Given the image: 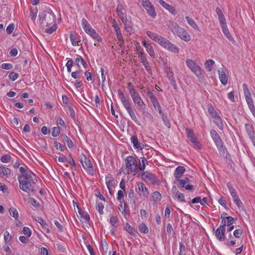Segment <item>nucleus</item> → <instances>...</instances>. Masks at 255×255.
<instances>
[{
    "instance_id": "obj_1",
    "label": "nucleus",
    "mask_w": 255,
    "mask_h": 255,
    "mask_svg": "<svg viewBox=\"0 0 255 255\" xmlns=\"http://www.w3.org/2000/svg\"><path fill=\"white\" fill-rule=\"evenodd\" d=\"M146 34L148 37L157 42L160 46L170 52L176 54L179 52V49L165 38H164L161 36L158 35L157 33L150 31H147Z\"/></svg>"
},
{
    "instance_id": "obj_2",
    "label": "nucleus",
    "mask_w": 255,
    "mask_h": 255,
    "mask_svg": "<svg viewBox=\"0 0 255 255\" xmlns=\"http://www.w3.org/2000/svg\"><path fill=\"white\" fill-rule=\"evenodd\" d=\"M118 92L119 93L120 99L121 101L123 106L128 113L130 117L137 125L139 126L140 123L137 120L135 114L132 109L131 107V103L130 101V99L125 96V94L121 89H119Z\"/></svg>"
},
{
    "instance_id": "obj_3",
    "label": "nucleus",
    "mask_w": 255,
    "mask_h": 255,
    "mask_svg": "<svg viewBox=\"0 0 255 255\" xmlns=\"http://www.w3.org/2000/svg\"><path fill=\"white\" fill-rule=\"evenodd\" d=\"M19 188L21 190L29 194L33 193L35 189L32 184H35L37 181L36 176L34 175L31 179H25L24 178L18 179Z\"/></svg>"
},
{
    "instance_id": "obj_4",
    "label": "nucleus",
    "mask_w": 255,
    "mask_h": 255,
    "mask_svg": "<svg viewBox=\"0 0 255 255\" xmlns=\"http://www.w3.org/2000/svg\"><path fill=\"white\" fill-rule=\"evenodd\" d=\"M207 110L210 116L213 119L214 123L221 130H223V121L219 113L215 110L212 104H208Z\"/></svg>"
},
{
    "instance_id": "obj_5",
    "label": "nucleus",
    "mask_w": 255,
    "mask_h": 255,
    "mask_svg": "<svg viewBox=\"0 0 255 255\" xmlns=\"http://www.w3.org/2000/svg\"><path fill=\"white\" fill-rule=\"evenodd\" d=\"M125 162L127 174L131 173L135 175L138 171L137 162L135 157L131 155L128 156L126 158Z\"/></svg>"
},
{
    "instance_id": "obj_6",
    "label": "nucleus",
    "mask_w": 255,
    "mask_h": 255,
    "mask_svg": "<svg viewBox=\"0 0 255 255\" xmlns=\"http://www.w3.org/2000/svg\"><path fill=\"white\" fill-rule=\"evenodd\" d=\"M171 31L174 34L177 35L182 40L188 42L191 39V36L188 32L184 28L180 27L177 24H173Z\"/></svg>"
},
{
    "instance_id": "obj_7",
    "label": "nucleus",
    "mask_w": 255,
    "mask_h": 255,
    "mask_svg": "<svg viewBox=\"0 0 255 255\" xmlns=\"http://www.w3.org/2000/svg\"><path fill=\"white\" fill-rule=\"evenodd\" d=\"M79 160L84 169L91 175L95 174V171L90 160L84 154H81L79 157Z\"/></svg>"
},
{
    "instance_id": "obj_8",
    "label": "nucleus",
    "mask_w": 255,
    "mask_h": 255,
    "mask_svg": "<svg viewBox=\"0 0 255 255\" xmlns=\"http://www.w3.org/2000/svg\"><path fill=\"white\" fill-rule=\"evenodd\" d=\"M186 63L188 68L192 72L195 73L199 78L204 77V75L202 72L200 67L197 65L194 61L188 59L186 61Z\"/></svg>"
},
{
    "instance_id": "obj_9",
    "label": "nucleus",
    "mask_w": 255,
    "mask_h": 255,
    "mask_svg": "<svg viewBox=\"0 0 255 255\" xmlns=\"http://www.w3.org/2000/svg\"><path fill=\"white\" fill-rule=\"evenodd\" d=\"M210 133L211 136L218 150L219 151H222V150H224L225 148V146H223V142L220 136L216 131V130L214 129H212L210 130Z\"/></svg>"
},
{
    "instance_id": "obj_10",
    "label": "nucleus",
    "mask_w": 255,
    "mask_h": 255,
    "mask_svg": "<svg viewBox=\"0 0 255 255\" xmlns=\"http://www.w3.org/2000/svg\"><path fill=\"white\" fill-rule=\"evenodd\" d=\"M186 133L188 138L194 144L195 146H197L199 149H201V145L199 141L197 140L196 135H195L193 130L192 129L186 128Z\"/></svg>"
},
{
    "instance_id": "obj_11",
    "label": "nucleus",
    "mask_w": 255,
    "mask_h": 255,
    "mask_svg": "<svg viewBox=\"0 0 255 255\" xmlns=\"http://www.w3.org/2000/svg\"><path fill=\"white\" fill-rule=\"evenodd\" d=\"M142 5L147 11L148 14L153 18H155L156 13L155 11L154 6L150 2L149 0L142 1Z\"/></svg>"
},
{
    "instance_id": "obj_12",
    "label": "nucleus",
    "mask_w": 255,
    "mask_h": 255,
    "mask_svg": "<svg viewBox=\"0 0 255 255\" xmlns=\"http://www.w3.org/2000/svg\"><path fill=\"white\" fill-rule=\"evenodd\" d=\"M244 94L248 104L249 108L254 106L253 101L251 96V93L248 88V85L244 83L243 85Z\"/></svg>"
},
{
    "instance_id": "obj_13",
    "label": "nucleus",
    "mask_w": 255,
    "mask_h": 255,
    "mask_svg": "<svg viewBox=\"0 0 255 255\" xmlns=\"http://www.w3.org/2000/svg\"><path fill=\"white\" fill-rule=\"evenodd\" d=\"M19 171L21 174L18 176V179L24 178L25 179H31L32 177L36 175L30 170H26L23 167H20L19 168Z\"/></svg>"
},
{
    "instance_id": "obj_14",
    "label": "nucleus",
    "mask_w": 255,
    "mask_h": 255,
    "mask_svg": "<svg viewBox=\"0 0 255 255\" xmlns=\"http://www.w3.org/2000/svg\"><path fill=\"white\" fill-rule=\"evenodd\" d=\"M141 176L142 179L144 181H149L152 184H155L157 182V179L156 176L151 173H149L147 171H143L141 173Z\"/></svg>"
},
{
    "instance_id": "obj_15",
    "label": "nucleus",
    "mask_w": 255,
    "mask_h": 255,
    "mask_svg": "<svg viewBox=\"0 0 255 255\" xmlns=\"http://www.w3.org/2000/svg\"><path fill=\"white\" fill-rule=\"evenodd\" d=\"M131 142L135 149L141 150L144 147V145L138 141L137 136L135 135L132 136L130 138Z\"/></svg>"
},
{
    "instance_id": "obj_16",
    "label": "nucleus",
    "mask_w": 255,
    "mask_h": 255,
    "mask_svg": "<svg viewBox=\"0 0 255 255\" xmlns=\"http://www.w3.org/2000/svg\"><path fill=\"white\" fill-rule=\"evenodd\" d=\"M225 232L226 229H223L219 227L215 231V235L219 241L223 242L226 240Z\"/></svg>"
},
{
    "instance_id": "obj_17",
    "label": "nucleus",
    "mask_w": 255,
    "mask_h": 255,
    "mask_svg": "<svg viewBox=\"0 0 255 255\" xmlns=\"http://www.w3.org/2000/svg\"><path fill=\"white\" fill-rule=\"evenodd\" d=\"M185 171V168L184 166H179L175 170L174 175L176 180H179L183 175Z\"/></svg>"
},
{
    "instance_id": "obj_18",
    "label": "nucleus",
    "mask_w": 255,
    "mask_h": 255,
    "mask_svg": "<svg viewBox=\"0 0 255 255\" xmlns=\"http://www.w3.org/2000/svg\"><path fill=\"white\" fill-rule=\"evenodd\" d=\"M75 63L78 68H80V65H82L85 69H86L88 65L84 59L80 55H77L75 58Z\"/></svg>"
},
{
    "instance_id": "obj_19",
    "label": "nucleus",
    "mask_w": 255,
    "mask_h": 255,
    "mask_svg": "<svg viewBox=\"0 0 255 255\" xmlns=\"http://www.w3.org/2000/svg\"><path fill=\"white\" fill-rule=\"evenodd\" d=\"M11 174V171L10 169L4 166H0V176L9 178Z\"/></svg>"
},
{
    "instance_id": "obj_20",
    "label": "nucleus",
    "mask_w": 255,
    "mask_h": 255,
    "mask_svg": "<svg viewBox=\"0 0 255 255\" xmlns=\"http://www.w3.org/2000/svg\"><path fill=\"white\" fill-rule=\"evenodd\" d=\"M218 73L221 82L223 85H226L228 83V77L225 72L224 71V69H223L221 72L219 70Z\"/></svg>"
},
{
    "instance_id": "obj_21",
    "label": "nucleus",
    "mask_w": 255,
    "mask_h": 255,
    "mask_svg": "<svg viewBox=\"0 0 255 255\" xmlns=\"http://www.w3.org/2000/svg\"><path fill=\"white\" fill-rule=\"evenodd\" d=\"M138 189L142 193L143 196H146L148 194V189L145 187L142 182H139L137 184Z\"/></svg>"
},
{
    "instance_id": "obj_22",
    "label": "nucleus",
    "mask_w": 255,
    "mask_h": 255,
    "mask_svg": "<svg viewBox=\"0 0 255 255\" xmlns=\"http://www.w3.org/2000/svg\"><path fill=\"white\" fill-rule=\"evenodd\" d=\"M172 191L176 193L177 195V198L179 201L181 202H186L184 198V195L183 193H181L179 192V191L176 189V187H174L172 189Z\"/></svg>"
},
{
    "instance_id": "obj_23",
    "label": "nucleus",
    "mask_w": 255,
    "mask_h": 255,
    "mask_svg": "<svg viewBox=\"0 0 255 255\" xmlns=\"http://www.w3.org/2000/svg\"><path fill=\"white\" fill-rule=\"evenodd\" d=\"M36 221L41 225L42 228L46 231L47 233H49L48 225L45 221H44L40 217H37V219H36Z\"/></svg>"
},
{
    "instance_id": "obj_24",
    "label": "nucleus",
    "mask_w": 255,
    "mask_h": 255,
    "mask_svg": "<svg viewBox=\"0 0 255 255\" xmlns=\"http://www.w3.org/2000/svg\"><path fill=\"white\" fill-rule=\"evenodd\" d=\"M147 164V161L144 157H141L139 159V165L138 170L143 171L145 168V165Z\"/></svg>"
},
{
    "instance_id": "obj_25",
    "label": "nucleus",
    "mask_w": 255,
    "mask_h": 255,
    "mask_svg": "<svg viewBox=\"0 0 255 255\" xmlns=\"http://www.w3.org/2000/svg\"><path fill=\"white\" fill-rule=\"evenodd\" d=\"M77 207L78 209V212L81 217L84 220L85 222H88L90 221L89 215L87 212L82 211V210L78 207V205H77Z\"/></svg>"
},
{
    "instance_id": "obj_26",
    "label": "nucleus",
    "mask_w": 255,
    "mask_h": 255,
    "mask_svg": "<svg viewBox=\"0 0 255 255\" xmlns=\"http://www.w3.org/2000/svg\"><path fill=\"white\" fill-rule=\"evenodd\" d=\"M185 19L188 22V24L195 30H199V27L195 22V21L190 17L189 16H186Z\"/></svg>"
},
{
    "instance_id": "obj_27",
    "label": "nucleus",
    "mask_w": 255,
    "mask_h": 255,
    "mask_svg": "<svg viewBox=\"0 0 255 255\" xmlns=\"http://www.w3.org/2000/svg\"><path fill=\"white\" fill-rule=\"evenodd\" d=\"M229 239H226V243L225 244L228 246H233L236 244V240H234V237L231 234H230L228 236Z\"/></svg>"
},
{
    "instance_id": "obj_28",
    "label": "nucleus",
    "mask_w": 255,
    "mask_h": 255,
    "mask_svg": "<svg viewBox=\"0 0 255 255\" xmlns=\"http://www.w3.org/2000/svg\"><path fill=\"white\" fill-rule=\"evenodd\" d=\"M152 200L154 203H155L161 200V195L160 193L158 191L153 192L152 194Z\"/></svg>"
},
{
    "instance_id": "obj_29",
    "label": "nucleus",
    "mask_w": 255,
    "mask_h": 255,
    "mask_svg": "<svg viewBox=\"0 0 255 255\" xmlns=\"http://www.w3.org/2000/svg\"><path fill=\"white\" fill-rule=\"evenodd\" d=\"M133 102H134V104L138 107L142 108V107H144L143 108H145V104L143 100L141 99L140 96L135 99L134 98V99L133 100Z\"/></svg>"
},
{
    "instance_id": "obj_30",
    "label": "nucleus",
    "mask_w": 255,
    "mask_h": 255,
    "mask_svg": "<svg viewBox=\"0 0 255 255\" xmlns=\"http://www.w3.org/2000/svg\"><path fill=\"white\" fill-rule=\"evenodd\" d=\"M132 26L133 23L131 22V21H130V22H126V23L124 24V27L125 30L127 32H129L130 34L133 32L134 30L132 28Z\"/></svg>"
},
{
    "instance_id": "obj_31",
    "label": "nucleus",
    "mask_w": 255,
    "mask_h": 255,
    "mask_svg": "<svg viewBox=\"0 0 255 255\" xmlns=\"http://www.w3.org/2000/svg\"><path fill=\"white\" fill-rule=\"evenodd\" d=\"M227 186L232 197L238 195L235 189L233 187L232 184L230 182H228L227 183Z\"/></svg>"
},
{
    "instance_id": "obj_32",
    "label": "nucleus",
    "mask_w": 255,
    "mask_h": 255,
    "mask_svg": "<svg viewBox=\"0 0 255 255\" xmlns=\"http://www.w3.org/2000/svg\"><path fill=\"white\" fill-rule=\"evenodd\" d=\"M245 128L247 131V133L250 137L251 136H253V135L255 134L253 127L250 124H246L245 125Z\"/></svg>"
},
{
    "instance_id": "obj_33",
    "label": "nucleus",
    "mask_w": 255,
    "mask_h": 255,
    "mask_svg": "<svg viewBox=\"0 0 255 255\" xmlns=\"http://www.w3.org/2000/svg\"><path fill=\"white\" fill-rule=\"evenodd\" d=\"M124 229L127 231L130 235H135L134 232L135 230L134 229L130 226V225L127 223L124 227Z\"/></svg>"
},
{
    "instance_id": "obj_34",
    "label": "nucleus",
    "mask_w": 255,
    "mask_h": 255,
    "mask_svg": "<svg viewBox=\"0 0 255 255\" xmlns=\"http://www.w3.org/2000/svg\"><path fill=\"white\" fill-rule=\"evenodd\" d=\"M139 232L143 234H147L148 232V228L145 224L142 223L138 225Z\"/></svg>"
},
{
    "instance_id": "obj_35",
    "label": "nucleus",
    "mask_w": 255,
    "mask_h": 255,
    "mask_svg": "<svg viewBox=\"0 0 255 255\" xmlns=\"http://www.w3.org/2000/svg\"><path fill=\"white\" fill-rule=\"evenodd\" d=\"M82 25L85 32L92 28L88 21L85 18L82 19Z\"/></svg>"
},
{
    "instance_id": "obj_36",
    "label": "nucleus",
    "mask_w": 255,
    "mask_h": 255,
    "mask_svg": "<svg viewBox=\"0 0 255 255\" xmlns=\"http://www.w3.org/2000/svg\"><path fill=\"white\" fill-rule=\"evenodd\" d=\"M9 213L11 216H12L14 219L17 220L18 218V213L16 209L14 208H10L9 210Z\"/></svg>"
},
{
    "instance_id": "obj_37",
    "label": "nucleus",
    "mask_w": 255,
    "mask_h": 255,
    "mask_svg": "<svg viewBox=\"0 0 255 255\" xmlns=\"http://www.w3.org/2000/svg\"><path fill=\"white\" fill-rule=\"evenodd\" d=\"M111 224L115 228L118 226V217L115 216H112L110 220Z\"/></svg>"
},
{
    "instance_id": "obj_38",
    "label": "nucleus",
    "mask_w": 255,
    "mask_h": 255,
    "mask_svg": "<svg viewBox=\"0 0 255 255\" xmlns=\"http://www.w3.org/2000/svg\"><path fill=\"white\" fill-rule=\"evenodd\" d=\"M63 140L67 143V145L69 148H71L73 147L74 144L73 141L67 135H64Z\"/></svg>"
},
{
    "instance_id": "obj_39",
    "label": "nucleus",
    "mask_w": 255,
    "mask_h": 255,
    "mask_svg": "<svg viewBox=\"0 0 255 255\" xmlns=\"http://www.w3.org/2000/svg\"><path fill=\"white\" fill-rule=\"evenodd\" d=\"M221 28L224 34L226 36L228 39L230 40H232L233 39V37L227 28V26H226V27L224 26V27Z\"/></svg>"
},
{
    "instance_id": "obj_40",
    "label": "nucleus",
    "mask_w": 255,
    "mask_h": 255,
    "mask_svg": "<svg viewBox=\"0 0 255 255\" xmlns=\"http://www.w3.org/2000/svg\"><path fill=\"white\" fill-rule=\"evenodd\" d=\"M215 63V62L213 60H208L205 63L206 68L208 69V71H210L212 70V66Z\"/></svg>"
},
{
    "instance_id": "obj_41",
    "label": "nucleus",
    "mask_w": 255,
    "mask_h": 255,
    "mask_svg": "<svg viewBox=\"0 0 255 255\" xmlns=\"http://www.w3.org/2000/svg\"><path fill=\"white\" fill-rule=\"evenodd\" d=\"M124 9L123 6L122 4H118L117 8V12L118 16L120 18L126 13L123 12Z\"/></svg>"
},
{
    "instance_id": "obj_42",
    "label": "nucleus",
    "mask_w": 255,
    "mask_h": 255,
    "mask_svg": "<svg viewBox=\"0 0 255 255\" xmlns=\"http://www.w3.org/2000/svg\"><path fill=\"white\" fill-rule=\"evenodd\" d=\"M147 96L150 98L151 102L152 104L154 102H155L157 101V99L154 94L150 90L147 91Z\"/></svg>"
},
{
    "instance_id": "obj_43",
    "label": "nucleus",
    "mask_w": 255,
    "mask_h": 255,
    "mask_svg": "<svg viewBox=\"0 0 255 255\" xmlns=\"http://www.w3.org/2000/svg\"><path fill=\"white\" fill-rule=\"evenodd\" d=\"M70 38L73 46L79 45V43H81V41L78 40L77 38L75 37L72 34L70 35Z\"/></svg>"
},
{
    "instance_id": "obj_44",
    "label": "nucleus",
    "mask_w": 255,
    "mask_h": 255,
    "mask_svg": "<svg viewBox=\"0 0 255 255\" xmlns=\"http://www.w3.org/2000/svg\"><path fill=\"white\" fill-rule=\"evenodd\" d=\"M57 25L55 23L50 28L46 29L45 31L47 33L51 34L57 29Z\"/></svg>"
},
{
    "instance_id": "obj_45",
    "label": "nucleus",
    "mask_w": 255,
    "mask_h": 255,
    "mask_svg": "<svg viewBox=\"0 0 255 255\" xmlns=\"http://www.w3.org/2000/svg\"><path fill=\"white\" fill-rule=\"evenodd\" d=\"M243 234V231L242 229L236 230L233 233L234 236L236 238H240Z\"/></svg>"
},
{
    "instance_id": "obj_46",
    "label": "nucleus",
    "mask_w": 255,
    "mask_h": 255,
    "mask_svg": "<svg viewBox=\"0 0 255 255\" xmlns=\"http://www.w3.org/2000/svg\"><path fill=\"white\" fill-rule=\"evenodd\" d=\"M146 50L149 55L153 58H154L155 56V54L154 53V51L153 49V48L152 45H150V46H147L146 48Z\"/></svg>"
},
{
    "instance_id": "obj_47",
    "label": "nucleus",
    "mask_w": 255,
    "mask_h": 255,
    "mask_svg": "<svg viewBox=\"0 0 255 255\" xmlns=\"http://www.w3.org/2000/svg\"><path fill=\"white\" fill-rule=\"evenodd\" d=\"M232 198H233L235 203L239 208L241 207L243 205L242 202L240 199V198L238 196V195L234 196Z\"/></svg>"
},
{
    "instance_id": "obj_48",
    "label": "nucleus",
    "mask_w": 255,
    "mask_h": 255,
    "mask_svg": "<svg viewBox=\"0 0 255 255\" xmlns=\"http://www.w3.org/2000/svg\"><path fill=\"white\" fill-rule=\"evenodd\" d=\"M160 115H161L162 119L164 123V124L168 128H170V122H169V120H168V118L167 117V116H165L163 113Z\"/></svg>"
},
{
    "instance_id": "obj_49",
    "label": "nucleus",
    "mask_w": 255,
    "mask_h": 255,
    "mask_svg": "<svg viewBox=\"0 0 255 255\" xmlns=\"http://www.w3.org/2000/svg\"><path fill=\"white\" fill-rule=\"evenodd\" d=\"M74 61L72 59H70L66 63V66L67 68V71L70 72L71 71V68L73 65Z\"/></svg>"
},
{
    "instance_id": "obj_50",
    "label": "nucleus",
    "mask_w": 255,
    "mask_h": 255,
    "mask_svg": "<svg viewBox=\"0 0 255 255\" xmlns=\"http://www.w3.org/2000/svg\"><path fill=\"white\" fill-rule=\"evenodd\" d=\"M60 128L59 127H54L52 131V135L56 137L60 134Z\"/></svg>"
},
{
    "instance_id": "obj_51",
    "label": "nucleus",
    "mask_w": 255,
    "mask_h": 255,
    "mask_svg": "<svg viewBox=\"0 0 255 255\" xmlns=\"http://www.w3.org/2000/svg\"><path fill=\"white\" fill-rule=\"evenodd\" d=\"M219 21L220 23L221 27H224V26L226 27L227 24L224 15L219 16Z\"/></svg>"
},
{
    "instance_id": "obj_52",
    "label": "nucleus",
    "mask_w": 255,
    "mask_h": 255,
    "mask_svg": "<svg viewBox=\"0 0 255 255\" xmlns=\"http://www.w3.org/2000/svg\"><path fill=\"white\" fill-rule=\"evenodd\" d=\"M54 145L55 147L57 149H59L60 151H64L65 148H66L64 145L61 144L57 141H54Z\"/></svg>"
},
{
    "instance_id": "obj_53",
    "label": "nucleus",
    "mask_w": 255,
    "mask_h": 255,
    "mask_svg": "<svg viewBox=\"0 0 255 255\" xmlns=\"http://www.w3.org/2000/svg\"><path fill=\"white\" fill-rule=\"evenodd\" d=\"M91 36L95 40L99 41L102 42V38L100 37L99 34L96 32V31L93 32Z\"/></svg>"
},
{
    "instance_id": "obj_54",
    "label": "nucleus",
    "mask_w": 255,
    "mask_h": 255,
    "mask_svg": "<svg viewBox=\"0 0 255 255\" xmlns=\"http://www.w3.org/2000/svg\"><path fill=\"white\" fill-rule=\"evenodd\" d=\"M10 159H11V157L9 155L5 154V155H3L1 157L0 161L3 163H7L10 161Z\"/></svg>"
},
{
    "instance_id": "obj_55",
    "label": "nucleus",
    "mask_w": 255,
    "mask_h": 255,
    "mask_svg": "<svg viewBox=\"0 0 255 255\" xmlns=\"http://www.w3.org/2000/svg\"><path fill=\"white\" fill-rule=\"evenodd\" d=\"M125 193V190H119L118 192V196H117V200L121 202V200L124 198V193Z\"/></svg>"
},
{
    "instance_id": "obj_56",
    "label": "nucleus",
    "mask_w": 255,
    "mask_h": 255,
    "mask_svg": "<svg viewBox=\"0 0 255 255\" xmlns=\"http://www.w3.org/2000/svg\"><path fill=\"white\" fill-rule=\"evenodd\" d=\"M124 208L122 212V214L124 216L125 218L126 219H128L129 217V214L128 213L127 208V206L126 205V203H124Z\"/></svg>"
},
{
    "instance_id": "obj_57",
    "label": "nucleus",
    "mask_w": 255,
    "mask_h": 255,
    "mask_svg": "<svg viewBox=\"0 0 255 255\" xmlns=\"http://www.w3.org/2000/svg\"><path fill=\"white\" fill-rule=\"evenodd\" d=\"M68 109L69 112V114L70 117L73 119L75 120V111L72 108V107L70 106H68Z\"/></svg>"
},
{
    "instance_id": "obj_58",
    "label": "nucleus",
    "mask_w": 255,
    "mask_h": 255,
    "mask_svg": "<svg viewBox=\"0 0 255 255\" xmlns=\"http://www.w3.org/2000/svg\"><path fill=\"white\" fill-rule=\"evenodd\" d=\"M106 184L107 185V187L109 190L110 193L111 194V186L113 185V183H112L113 181L110 178L106 177Z\"/></svg>"
},
{
    "instance_id": "obj_59",
    "label": "nucleus",
    "mask_w": 255,
    "mask_h": 255,
    "mask_svg": "<svg viewBox=\"0 0 255 255\" xmlns=\"http://www.w3.org/2000/svg\"><path fill=\"white\" fill-rule=\"evenodd\" d=\"M23 234L27 236L28 237H29L31 236V230H30V229L28 227H24L23 228Z\"/></svg>"
},
{
    "instance_id": "obj_60",
    "label": "nucleus",
    "mask_w": 255,
    "mask_h": 255,
    "mask_svg": "<svg viewBox=\"0 0 255 255\" xmlns=\"http://www.w3.org/2000/svg\"><path fill=\"white\" fill-rule=\"evenodd\" d=\"M226 222H227V226H231L234 222L235 219L231 216H228L226 218Z\"/></svg>"
},
{
    "instance_id": "obj_61",
    "label": "nucleus",
    "mask_w": 255,
    "mask_h": 255,
    "mask_svg": "<svg viewBox=\"0 0 255 255\" xmlns=\"http://www.w3.org/2000/svg\"><path fill=\"white\" fill-rule=\"evenodd\" d=\"M143 65L145 69H146V70L147 71V72L149 74H152V70H151V67L149 65V63L148 61H147L145 63H143Z\"/></svg>"
},
{
    "instance_id": "obj_62",
    "label": "nucleus",
    "mask_w": 255,
    "mask_h": 255,
    "mask_svg": "<svg viewBox=\"0 0 255 255\" xmlns=\"http://www.w3.org/2000/svg\"><path fill=\"white\" fill-rule=\"evenodd\" d=\"M14 29V25L13 23L9 24L6 29V32L7 34H10L12 33Z\"/></svg>"
},
{
    "instance_id": "obj_63",
    "label": "nucleus",
    "mask_w": 255,
    "mask_h": 255,
    "mask_svg": "<svg viewBox=\"0 0 255 255\" xmlns=\"http://www.w3.org/2000/svg\"><path fill=\"white\" fill-rule=\"evenodd\" d=\"M153 106L155 109H156V108H157L159 114H161L162 113V108L158 100L156 102H154V103L153 104Z\"/></svg>"
},
{
    "instance_id": "obj_64",
    "label": "nucleus",
    "mask_w": 255,
    "mask_h": 255,
    "mask_svg": "<svg viewBox=\"0 0 255 255\" xmlns=\"http://www.w3.org/2000/svg\"><path fill=\"white\" fill-rule=\"evenodd\" d=\"M219 203L223 206L225 209H227V204L226 202V200L224 199V197L223 196H221L218 200Z\"/></svg>"
}]
</instances>
